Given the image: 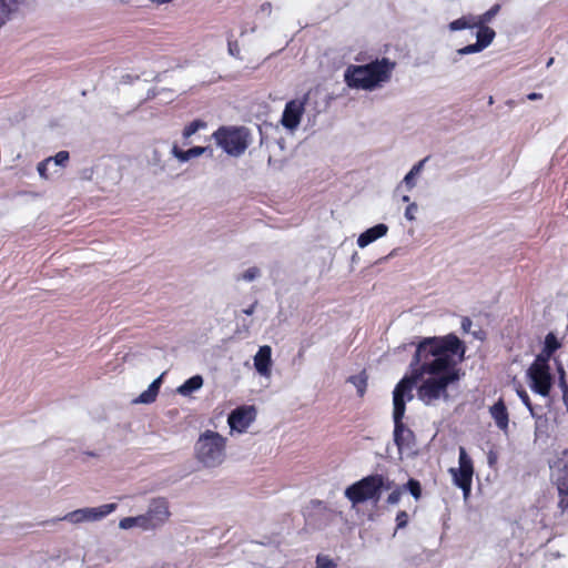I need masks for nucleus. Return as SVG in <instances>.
<instances>
[{
	"label": "nucleus",
	"instance_id": "1",
	"mask_svg": "<svg viewBox=\"0 0 568 568\" xmlns=\"http://www.w3.org/2000/svg\"><path fill=\"white\" fill-rule=\"evenodd\" d=\"M465 352L464 343L455 334L425 337L418 343L410 366L422 365L432 359L446 362L442 371L429 374L430 377L423 381L417 389V396L425 405H432L442 397L448 398V385L460 378V371L456 367L453 356L458 355L460 359H464Z\"/></svg>",
	"mask_w": 568,
	"mask_h": 568
},
{
	"label": "nucleus",
	"instance_id": "2",
	"mask_svg": "<svg viewBox=\"0 0 568 568\" xmlns=\"http://www.w3.org/2000/svg\"><path fill=\"white\" fill-rule=\"evenodd\" d=\"M396 63L388 58H376L366 64H349L344 81L351 89L374 91L389 82Z\"/></svg>",
	"mask_w": 568,
	"mask_h": 568
},
{
	"label": "nucleus",
	"instance_id": "3",
	"mask_svg": "<svg viewBox=\"0 0 568 568\" xmlns=\"http://www.w3.org/2000/svg\"><path fill=\"white\" fill-rule=\"evenodd\" d=\"M446 365L444 359H432L422 365H415L410 375L404 376L395 386L393 392V412H406V402L413 399V387L425 374H435L442 371Z\"/></svg>",
	"mask_w": 568,
	"mask_h": 568
},
{
	"label": "nucleus",
	"instance_id": "4",
	"mask_svg": "<svg viewBox=\"0 0 568 568\" xmlns=\"http://www.w3.org/2000/svg\"><path fill=\"white\" fill-rule=\"evenodd\" d=\"M392 487L389 481L384 475L374 474L363 477L356 483L352 484L345 489V497L353 504L358 505L367 500L377 503L381 498L383 490H388Z\"/></svg>",
	"mask_w": 568,
	"mask_h": 568
},
{
	"label": "nucleus",
	"instance_id": "5",
	"mask_svg": "<svg viewBox=\"0 0 568 568\" xmlns=\"http://www.w3.org/2000/svg\"><path fill=\"white\" fill-rule=\"evenodd\" d=\"M212 138L226 154L241 156L252 142V134L244 125H222L213 132Z\"/></svg>",
	"mask_w": 568,
	"mask_h": 568
},
{
	"label": "nucleus",
	"instance_id": "6",
	"mask_svg": "<svg viewBox=\"0 0 568 568\" xmlns=\"http://www.w3.org/2000/svg\"><path fill=\"white\" fill-rule=\"evenodd\" d=\"M226 438L213 430L200 435L195 445V456L205 467H217L225 459Z\"/></svg>",
	"mask_w": 568,
	"mask_h": 568
},
{
	"label": "nucleus",
	"instance_id": "7",
	"mask_svg": "<svg viewBox=\"0 0 568 568\" xmlns=\"http://www.w3.org/2000/svg\"><path fill=\"white\" fill-rule=\"evenodd\" d=\"M527 378L534 393L544 397L549 396L554 383L550 367L530 364L527 369Z\"/></svg>",
	"mask_w": 568,
	"mask_h": 568
},
{
	"label": "nucleus",
	"instance_id": "8",
	"mask_svg": "<svg viewBox=\"0 0 568 568\" xmlns=\"http://www.w3.org/2000/svg\"><path fill=\"white\" fill-rule=\"evenodd\" d=\"M169 501L164 497L153 498L148 511L142 515L145 518V530L156 529L163 526L170 518Z\"/></svg>",
	"mask_w": 568,
	"mask_h": 568
},
{
	"label": "nucleus",
	"instance_id": "9",
	"mask_svg": "<svg viewBox=\"0 0 568 568\" xmlns=\"http://www.w3.org/2000/svg\"><path fill=\"white\" fill-rule=\"evenodd\" d=\"M116 504H105L93 508L77 509L67 514L63 519L78 524L82 521H95L104 518L116 509Z\"/></svg>",
	"mask_w": 568,
	"mask_h": 568
},
{
	"label": "nucleus",
	"instance_id": "10",
	"mask_svg": "<svg viewBox=\"0 0 568 568\" xmlns=\"http://www.w3.org/2000/svg\"><path fill=\"white\" fill-rule=\"evenodd\" d=\"M405 412H393L394 442L399 450L410 448L415 444V434L404 423Z\"/></svg>",
	"mask_w": 568,
	"mask_h": 568
},
{
	"label": "nucleus",
	"instance_id": "11",
	"mask_svg": "<svg viewBox=\"0 0 568 568\" xmlns=\"http://www.w3.org/2000/svg\"><path fill=\"white\" fill-rule=\"evenodd\" d=\"M255 418V408L253 406H242L235 408L227 418L232 429L240 433L245 432Z\"/></svg>",
	"mask_w": 568,
	"mask_h": 568
},
{
	"label": "nucleus",
	"instance_id": "12",
	"mask_svg": "<svg viewBox=\"0 0 568 568\" xmlns=\"http://www.w3.org/2000/svg\"><path fill=\"white\" fill-rule=\"evenodd\" d=\"M304 110V102L300 100L288 101L282 114V125L290 130L297 128L301 122Z\"/></svg>",
	"mask_w": 568,
	"mask_h": 568
},
{
	"label": "nucleus",
	"instance_id": "13",
	"mask_svg": "<svg viewBox=\"0 0 568 568\" xmlns=\"http://www.w3.org/2000/svg\"><path fill=\"white\" fill-rule=\"evenodd\" d=\"M254 367L256 372L265 377L271 375L272 348L268 345L261 346L254 356Z\"/></svg>",
	"mask_w": 568,
	"mask_h": 568
},
{
	"label": "nucleus",
	"instance_id": "14",
	"mask_svg": "<svg viewBox=\"0 0 568 568\" xmlns=\"http://www.w3.org/2000/svg\"><path fill=\"white\" fill-rule=\"evenodd\" d=\"M489 414L494 419L496 426L503 430L507 432L509 426V414L506 407V404L503 398H499L493 406L489 408Z\"/></svg>",
	"mask_w": 568,
	"mask_h": 568
},
{
	"label": "nucleus",
	"instance_id": "15",
	"mask_svg": "<svg viewBox=\"0 0 568 568\" xmlns=\"http://www.w3.org/2000/svg\"><path fill=\"white\" fill-rule=\"evenodd\" d=\"M388 231V226L386 224H377L365 232H363L358 239H357V245L359 247H365L368 244L373 243L374 241L378 240L379 237L386 235Z\"/></svg>",
	"mask_w": 568,
	"mask_h": 568
},
{
	"label": "nucleus",
	"instance_id": "16",
	"mask_svg": "<svg viewBox=\"0 0 568 568\" xmlns=\"http://www.w3.org/2000/svg\"><path fill=\"white\" fill-rule=\"evenodd\" d=\"M450 474L453 476L454 484L459 487L463 490L464 496L467 497L471 489L473 477L458 468H450Z\"/></svg>",
	"mask_w": 568,
	"mask_h": 568
},
{
	"label": "nucleus",
	"instance_id": "17",
	"mask_svg": "<svg viewBox=\"0 0 568 568\" xmlns=\"http://www.w3.org/2000/svg\"><path fill=\"white\" fill-rule=\"evenodd\" d=\"M206 151L204 146H193L186 151L180 149L176 144L172 148V154L181 162H186L192 158L202 155Z\"/></svg>",
	"mask_w": 568,
	"mask_h": 568
},
{
	"label": "nucleus",
	"instance_id": "18",
	"mask_svg": "<svg viewBox=\"0 0 568 568\" xmlns=\"http://www.w3.org/2000/svg\"><path fill=\"white\" fill-rule=\"evenodd\" d=\"M160 385H161V377L154 379L150 384L149 388L140 394V396L138 397V399L135 402L142 403V404L153 403L156 399V396L159 394Z\"/></svg>",
	"mask_w": 568,
	"mask_h": 568
},
{
	"label": "nucleus",
	"instance_id": "19",
	"mask_svg": "<svg viewBox=\"0 0 568 568\" xmlns=\"http://www.w3.org/2000/svg\"><path fill=\"white\" fill-rule=\"evenodd\" d=\"M516 393L518 397L521 399L523 404L528 408L530 415L534 418H540L542 408L540 406L532 405L528 393L520 384L516 387Z\"/></svg>",
	"mask_w": 568,
	"mask_h": 568
},
{
	"label": "nucleus",
	"instance_id": "20",
	"mask_svg": "<svg viewBox=\"0 0 568 568\" xmlns=\"http://www.w3.org/2000/svg\"><path fill=\"white\" fill-rule=\"evenodd\" d=\"M203 385V378L201 375H194L192 377H190L189 379H186L180 387H179V393L181 395H184V396H187L190 395L192 392H195L197 389H200Z\"/></svg>",
	"mask_w": 568,
	"mask_h": 568
},
{
	"label": "nucleus",
	"instance_id": "21",
	"mask_svg": "<svg viewBox=\"0 0 568 568\" xmlns=\"http://www.w3.org/2000/svg\"><path fill=\"white\" fill-rule=\"evenodd\" d=\"M368 376L365 371L357 375H352L347 378V382L356 387L359 397H364L367 388Z\"/></svg>",
	"mask_w": 568,
	"mask_h": 568
},
{
	"label": "nucleus",
	"instance_id": "22",
	"mask_svg": "<svg viewBox=\"0 0 568 568\" xmlns=\"http://www.w3.org/2000/svg\"><path fill=\"white\" fill-rule=\"evenodd\" d=\"M476 27L478 28L477 42L485 49L493 42L496 33L491 28L487 26L479 24Z\"/></svg>",
	"mask_w": 568,
	"mask_h": 568
},
{
	"label": "nucleus",
	"instance_id": "23",
	"mask_svg": "<svg viewBox=\"0 0 568 568\" xmlns=\"http://www.w3.org/2000/svg\"><path fill=\"white\" fill-rule=\"evenodd\" d=\"M458 462H459L458 469L473 477V475H474L473 460H471V458L469 457V455L467 454V452H466V449L464 447H459V458H458Z\"/></svg>",
	"mask_w": 568,
	"mask_h": 568
},
{
	"label": "nucleus",
	"instance_id": "24",
	"mask_svg": "<svg viewBox=\"0 0 568 568\" xmlns=\"http://www.w3.org/2000/svg\"><path fill=\"white\" fill-rule=\"evenodd\" d=\"M475 17L468 16V17H462L459 19H456L452 21L448 26L450 31H459L467 28H474L476 24Z\"/></svg>",
	"mask_w": 568,
	"mask_h": 568
},
{
	"label": "nucleus",
	"instance_id": "25",
	"mask_svg": "<svg viewBox=\"0 0 568 568\" xmlns=\"http://www.w3.org/2000/svg\"><path fill=\"white\" fill-rule=\"evenodd\" d=\"M428 160V158H425L420 160L418 163H416L412 170L405 175L404 183L408 189H413L415 186V178L420 173V171L424 168L425 162Z\"/></svg>",
	"mask_w": 568,
	"mask_h": 568
},
{
	"label": "nucleus",
	"instance_id": "26",
	"mask_svg": "<svg viewBox=\"0 0 568 568\" xmlns=\"http://www.w3.org/2000/svg\"><path fill=\"white\" fill-rule=\"evenodd\" d=\"M145 518L142 515L135 517H124L120 520L119 526L122 529H131L133 527H140L145 530Z\"/></svg>",
	"mask_w": 568,
	"mask_h": 568
},
{
	"label": "nucleus",
	"instance_id": "27",
	"mask_svg": "<svg viewBox=\"0 0 568 568\" xmlns=\"http://www.w3.org/2000/svg\"><path fill=\"white\" fill-rule=\"evenodd\" d=\"M207 125V123L201 119H196L192 122H190L184 129H183V132H182V135H183V139L184 140H187L190 139L193 134H195L199 130L201 129H205Z\"/></svg>",
	"mask_w": 568,
	"mask_h": 568
},
{
	"label": "nucleus",
	"instance_id": "28",
	"mask_svg": "<svg viewBox=\"0 0 568 568\" xmlns=\"http://www.w3.org/2000/svg\"><path fill=\"white\" fill-rule=\"evenodd\" d=\"M557 488L559 494H568V458L560 469V475L557 479Z\"/></svg>",
	"mask_w": 568,
	"mask_h": 568
},
{
	"label": "nucleus",
	"instance_id": "29",
	"mask_svg": "<svg viewBox=\"0 0 568 568\" xmlns=\"http://www.w3.org/2000/svg\"><path fill=\"white\" fill-rule=\"evenodd\" d=\"M402 487L404 491L408 490L416 500L422 497V486L417 479L409 478L408 481Z\"/></svg>",
	"mask_w": 568,
	"mask_h": 568
},
{
	"label": "nucleus",
	"instance_id": "30",
	"mask_svg": "<svg viewBox=\"0 0 568 568\" xmlns=\"http://www.w3.org/2000/svg\"><path fill=\"white\" fill-rule=\"evenodd\" d=\"M500 4L499 3H496L494 4L489 10H487L486 12H484L481 16L478 17V20L476 21V26H479V24H486L487 22H490L496 16L497 13L500 11Z\"/></svg>",
	"mask_w": 568,
	"mask_h": 568
},
{
	"label": "nucleus",
	"instance_id": "31",
	"mask_svg": "<svg viewBox=\"0 0 568 568\" xmlns=\"http://www.w3.org/2000/svg\"><path fill=\"white\" fill-rule=\"evenodd\" d=\"M13 0H0V26L9 19L13 8Z\"/></svg>",
	"mask_w": 568,
	"mask_h": 568
},
{
	"label": "nucleus",
	"instance_id": "32",
	"mask_svg": "<svg viewBox=\"0 0 568 568\" xmlns=\"http://www.w3.org/2000/svg\"><path fill=\"white\" fill-rule=\"evenodd\" d=\"M544 347L555 354L561 347V343L552 332H549L545 337Z\"/></svg>",
	"mask_w": 568,
	"mask_h": 568
},
{
	"label": "nucleus",
	"instance_id": "33",
	"mask_svg": "<svg viewBox=\"0 0 568 568\" xmlns=\"http://www.w3.org/2000/svg\"><path fill=\"white\" fill-rule=\"evenodd\" d=\"M552 353L542 347L541 352L535 357L534 362L531 364L544 366V367H550L549 361L552 357Z\"/></svg>",
	"mask_w": 568,
	"mask_h": 568
},
{
	"label": "nucleus",
	"instance_id": "34",
	"mask_svg": "<svg viewBox=\"0 0 568 568\" xmlns=\"http://www.w3.org/2000/svg\"><path fill=\"white\" fill-rule=\"evenodd\" d=\"M559 373H560L559 386L562 392V402L568 410V384L565 379V371L562 367L559 368Z\"/></svg>",
	"mask_w": 568,
	"mask_h": 568
},
{
	"label": "nucleus",
	"instance_id": "35",
	"mask_svg": "<svg viewBox=\"0 0 568 568\" xmlns=\"http://www.w3.org/2000/svg\"><path fill=\"white\" fill-rule=\"evenodd\" d=\"M316 568H337V565L325 555H318L316 557Z\"/></svg>",
	"mask_w": 568,
	"mask_h": 568
},
{
	"label": "nucleus",
	"instance_id": "36",
	"mask_svg": "<svg viewBox=\"0 0 568 568\" xmlns=\"http://www.w3.org/2000/svg\"><path fill=\"white\" fill-rule=\"evenodd\" d=\"M481 50H484L483 45H480L477 41L476 43H473V44H468L466 47H463L460 49L457 50V53L460 54V55H465V54H470V53H476V52H480Z\"/></svg>",
	"mask_w": 568,
	"mask_h": 568
},
{
	"label": "nucleus",
	"instance_id": "37",
	"mask_svg": "<svg viewBox=\"0 0 568 568\" xmlns=\"http://www.w3.org/2000/svg\"><path fill=\"white\" fill-rule=\"evenodd\" d=\"M404 493V489L402 486L396 487L388 496H387V503L389 505H396L399 503L402 495Z\"/></svg>",
	"mask_w": 568,
	"mask_h": 568
},
{
	"label": "nucleus",
	"instance_id": "38",
	"mask_svg": "<svg viewBox=\"0 0 568 568\" xmlns=\"http://www.w3.org/2000/svg\"><path fill=\"white\" fill-rule=\"evenodd\" d=\"M260 276V268L256 266L247 268L242 275L241 278L247 282H251Z\"/></svg>",
	"mask_w": 568,
	"mask_h": 568
},
{
	"label": "nucleus",
	"instance_id": "39",
	"mask_svg": "<svg viewBox=\"0 0 568 568\" xmlns=\"http://www.w3.org/2000/svg\"><path fill=\"white\" fill-rule=\"evenodd\" d=\"M69 152L68 151H60L58 152L54 158H51L57 165L65 166V164L69 161Z\"/></svg>",
	"mask_w": 568,
	"mask_h": 568
},
{
	"label": "nucleus",
	"instance_id": "40",
	"mask_svg": "<svg viewBox=\"0 0 568 568\" xmlns=\"http://www.w3.org/2000/svg\"><path fill=\"white\" fill-rule=\"evenodd\" d=\"M408 524V515L405 510H399L396 515L397 529L405 528Z\"/></svg>",
	"mask_w": 568,
	"mask_h": 568
},
{
	"label": "nucleus",
	"instance_id": "41",
	"mask_svg": "<svg viewBox=\"0 0 568 568\" xmlns=\"http://www.w3.org/2000/svg\"><path fill=\"white\" fill-rule=\"evenodd\" d=\"M51 161H52V159L49 158V159H47L44 161H41L38 164V172H39L41 178L48 179V165L50 164Z\"/></svg>",
	"mask_w": 568,
	"mask_h": 568
},
{
	"label": "nucleus",
	"instance_id": "42",
	"mask_svg": "<svg viewBox=\"0 0 568 568\" xmlns=\"http://www.w3.org/2000/svg\"><path fill=\"white\" fill-rule=\"evenodd\" d=\"M416 212H417V204L416 203H409L408 206L405 210V217L408 221H414Z\"/></svg>",
	"mask_w": 568,
	"mask_h": 568
},
{
	"label": "nucleus",
	"instance_id": "43",
	"mask_svg": "<svg viewBox=\"0 0 568 568\" xmlns=\"http://www.w3.org/2000/svg\"><path fill=\"white\" fill-rule=\"evenodd\" d=\"M559 503L558 506L561 510L568 509V494H559Z\"/></svg>",
	"mask_w": 568,
	"mask_h": 568
},
{
	"label": "nucleus",
	"instance_id": "44",
	"mask_svg": "<svg viewBox=\"0 0 568 568\" xmlns=\"http://www.w3.org/2000/svg\"><path fill=\"white\" fill-rule=\"evenodd\" d=\"M471 327V320L469 317H463L462 320V328L465 332H468Z\"/></svg>",
	"mask_w": 568,
	"mask_h": 568
},
{
	"label": "nucleus",
	"instance_id": "45",
	"mask_svg": "<svg viewBox=\"0 0 568 568\" xmlns=\"http://www.w3.org/2000/svg\"><path fill=\"white\" fill-rule=\"evenodd\" d=\"M527 99H528V100H531V101H534V100H540V99H542V94H541V93H537V92H532V93H529V94L527 95Z\"/></svg>",
	"mask_w": 568,
	"mask_h": 568
},
{
	"label": "nucleus",
	"instance_id": "46",
	"mask_svg": "<svg viewBox=\"0 0 568 568\" xmlns=\"http://www.w3.org/2000/svg\"><path fill=\"white\" fill-rule=\"evenodd\" d=\"M246 315H251L254 312V305H251L248 308L243 311Z\"/></svg>",
	"mask_w": 568,
	"mask_h": 568
},
{
	"label": "nucleus",
	"instance_id": "47",
	"mask_svg": "<svg viewBox=\"0 0 568 568\" xmlns=\"http://www.w3.org/2000/svg\"><path fill=\"white\" fill-rule=\"evenodd\" d=\"M229 50H230V53L232 55H235V52L234 51H239V48H233L231 44L229 45Z\"/></svg>",
	"mask_w": 568,
	"mask_h": 568
},
{
	"label": "nucleus",
	"instance_id": "48",
	"mask_svg": "<svg viewBox=\"0 0 568 568\" xmlns=\"http://www.w3.org/2000/svg\"><path fill=\"white\" fill-rule=\"evenodd\" d=\"M229 50H230V53L232 55H235V52L234 51H239V48H233L231 44L229 45Z\"/></svg>",
	"mask_w": 568,
	"mask_h": 568
},
{
	"label": "nucleus",
	"instance_id": "49",
	"mask_svg": "<svg viewBox=\"0 0 568 568\" xmlns=\"http://www.w3.org/2000/svg\"><path fill=\"white\" fill-rule=\"evenodd\" d=\"M554 63V58H550L547 62V68H549Z\"/></svg>",
	"mask_w": 568,
	"mask_h": 568
},
{
	"label": "nucleus",
	"instance_id": "50",
	"mask_svg": "<svg viewBox=\"0 0 568 568\" xmlns=\"http://www.w3.org/2000/svg\"><path fill=\"white\" fill-rule=\"evenodd\" d=\"M403 201H404V202H408V201H409V196H408V195H404V196H403Z\"/></svg>",
	"mask_w": 568,
	"mask_h": 568
}]
</instances>
